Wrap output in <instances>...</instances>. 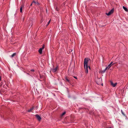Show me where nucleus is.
<instances>
[{"instance_id":"1","label":"nucleus","mask_w":128,"mask_h":128,"mask_svg":"<svg viewBox=\"0 0 128 128\" xmlns=\"http://www.w3.org/2000/svg\"><path fill=\"white\" fill-rule=\"evenodd\" d=\"M90 61V59L88 58H85L84 60V68H85V66H88V62Z\"/></svg>"},{"instance_id":"2","label":"nucleus","mask_w":128,"mask_h":128,"mask_svg":"<svg viewBox=\"0 0 128 128\" xmlns=\"http://www.w3.org/2000/svg\"><path fill=\"white\" fill-rule=\"evenodd\" d=\"M102 82V78H99L96 81V83L98 85H100Z\"/></svg>"},{"instance_id":"3","label":"nucleus","mask_w":128,"mask_h":128,"mask_svg":"<svg viewBox=\"0 0 128 128\" xmlns=\"http://www.w3.org/2000/svg\"><path fill=\"white\" fill-rule=\"evenodd\" d=\"M114 12V9L113 8L109 12L107 13H106V14L108 16H109L112 14Z\"/></svg>"},{"instance_id":"4","label":"nucleus","mask_w":128,"mask_h":128,"mask_svg":"<svg viewBox=\"0 0 128 128\" xmlns=\"http://www.w3.org/2000/svg\"><path fill=\"white\" fill-rule=\"evenodd\" d=\"M58 68V66L55 68H52L50 70V72L51 71L53 72L54 73L56 72Z\"/></svg>"},{"instance_id":"5","label":"nucleus","mask_w":128,"mask_h":128,"mask_svg":"<svg viewBox=\"0 0 128 128\" xmlns=\"http://www.w3.org/2000/svg\"><path fill=\"white\" fill-rule=\"evenodd\" d=\"M88 68H89L90 69V67L89 66H85V72L86 73H88Z\"/></svg>"},{"instance_id":"6","label":"nucleus","mask_w":128,"mask_h":128,"mask_svg":"<svg viewBox=\"0 0 128 128\" xmlns=\"http://www.w3.org/2000/svg\"><path fill=\"white\" fill-rule=\"evenodd\" d=\"M37 119L39 121H40L41 118L38 114H37L35 115Z\"/></svg>"},{"instance_id":"7","label":"nucleus","mask_w":128,"mask_h":128,"mask_svg":"<svg viewBox=\"0 0 128 128\" xmlns=\"http://www.w3.org/2000/svg\"><path fill=\"white\" fill-rule=\"evenodd\" d=\"M113 62H112L108 66H107L106 68H107L108 70L110 68V67L112 65V64L113 63Z\"/></svg>"},{"instance_id":"8","label":"nucleus","mask_w":128,"mask_h":128,"mask_svg":"<svg viewBox=\"0 0 128 128\" xmlns=\"http://www.w3.org/2000/svg\"><path fill=\"white\" fill-rule=\"evenodd\" d=\"M110 83L111 84V85L113 87H115L116 85L117 84V83H115L114 84L113 82H112V81H110Z\"/></svg>"},{"instance_id":"9","label":"nucleus","mask_w":128,"mask_h":128,"mask_svg":"<svg viewBox=\"0 0 128 128\" xmlns=\"http://www.w3.org/2000/svg\"><path fill=\"white\" fill-rule=\"evenodd\" d=\"M32 3H34L35 5H39V3L38 2V1L35 2L34 0L32 2Z\"/></svg>"},{"instance_id":"10","label":"nucleus","mask_w":128,"mask_h":128,"mask_svg":"<svg viewBox=\"0 0 128 128\" xmlns=\"http://www.w3.org/2000/svg\"><path fill=\"white\" fill-rule=\"evenodd\" d=\"M42 50L40 48L38 50V52L40 54H42Z\"/></svg>"},{"instance_id":"11","label":"nucleus","mask_w":128,"mask_h":128,"mask_svg":"<svg viewBox=\"0 0 128 128\" xmlns=\"http://www.w3.org/2000/svg\"><path fill=\"white\" fill-rule=\"evenodd\" d=\"M124 9L126 12H128V10L127 8H126L124 6H123L122 7Z\"/></svg>"},{"instance_id":"12","label":"nucleus","mask_w":128,"mask_h":128,"mask_svg":"<svg viewBox=\"0 0 128 128\" xmlns=\"http://www.w3.org/2000/svg\"><path fill=\"white\" fill-rule=\"evenodd\" d=\"M34 107H32L30 108V109L28 110V112H30L32 111L34 109Z\"/></svg>"},{"instance_id":"13","label":"nucleus","mask_w":128,"mask_h":128,"mask_svg":"<svg viewBox=\"0 0 128 128\" xmlns=\"http://www.w3.org/2000/svg\"><path fill=\"white\" fill-rule=\"evenodd\" d=\"M65 79L69 83H70V80L67 77V76H66L65 78Z\"/></svg>"},{"instance_id":"14","label":"nucleus","mask_w":128,"mask_h":128,"mask_svg":"<svg viewBox=\"0 0 128 128\" xmlns=\"http://www.w3.org/2000/svg\"><path fill=\"white\" fill-rule=\"evenodd\" d=\"M16 54V53H13L10 56V57L11 58H13L14 56H15Z\"/></svg>"},{"instance_id":"15","label":"nucleus","mask_w":128,"mask_h":128,"mask_svg":"<svg viewBox=\"0 0 128 128\" xmlns=\"http://www.w3.org/2000/svg\"><path fill=\"white\" fill-rule=\"evenodd\" d=\"M22 6L20 8V12H22Z\"/></svg>"},{"instance_id":"16","label":"nucleus","mask_w":128,"mask_h":128,"mask_svg":"<svg viewBox=\"0 0 128 128\" xmlns=\"http://www.w3.org/2000/svg\"><path fill=\"white\" fill-rule=\"evenodd\" d=\"M66 114V112H64L61 115V116H64V115Z\"/></svg>"},{"instance_id":"17","label":"nucleus","mask_w":128,"mask_h":128,"mask_svg":"<svg viewBox=\"0 0 128 128\" xmlns=\"http://www.w3.org/2000/svg\"><path fill=\"white\" fill-rule=\"evenodd\" d=\"M107 69H108L107 68H105V69L104 70H103L102 71V72H103L104 73V72H105L106 70Z\"/></svg>"},{"instance_id":"18","label":"nucleus","mask_w":128,"mask_h":128,"mask_svg":"<svg viewBox=\"0 0 128 128\" xmlns=\"http://www.w3.org/2000/svg\"><path fill=\"white\" fill-rule=\"evenodd\" d=\"M50 20L48 22V24L46 25V26H48L49 24L50 23Z\"/></svg>"},{"instance_id":"19","label":"nucleus","mask_w":128,"mask_h":128,"mask_svg":"<svg viewBox=\"0 0 128 128\" xmlns=\"http://www.w3.org/2000/svg\"><path fill=\"white\" fill-rule=\"evenodd\" d=\"M44 44L43 45L42 47V48H42V50H43V49H44Z\"/></svg>"},{"instance_id":"20","label":"nucleus","mask_w":128,"mask_h":128,"mask_svg":"<svg viewBox=\"0 0 128 128\" xmlns=\"http://www.w3.org/2000/svg\"><path fill=\"white\" fill-rule=\"evenodd\" d=\"M40 78L42 79V76L40 74Z\"/></svg>"},{"instance_id":"21","label":"nucleus","mask_w":128,"mask_h":128,"mask_svg":"<svg viewBox=\"0 0 128 128\" xmlns=\"http://www.w3.org/2000/svg\"><path fill=\"white\" fill-rule=\"evenodd\" d=\"M121 112L122 114L124 116H125V115L124 114V113L122 112V110H121Z\"/></svg>"},{"instance_id":"22","label":"nucleus","mask_w":128,"mask_h":128,"mask_svg":"<svg viewBox=\"0 0 128 128\" xmlns=\"http://www.w3.org/2000/svg\"><path fill=\"white\" fill-rule=\"evenodd\" d=\"M30 71L32 72H34V69H32L30 70Z\"/></svg>"},{"instance_id":"23","label":"nucleus","mask_w":128,"mask_h":128,"mask_svg":"<svg viewBox=\"0 0 128 128\" xmlns=\"http://www.w3.org/2000/svg\"><path fill=\"white\" fill-rule=\"evenodd\" d=\"M43 20L42 19L40 20V23H42L43 22Z\"/></svg>"},{"instance_id":"24","label":"nucleus","mask_w":128,"mask_h":128,"mask_svg":"<svg viewBox=\"0 0 128 128\" xmlns=\"http://www.w3.org/2000/svg\"><path fill=\"white\" fill-rule=\"evenodd\" d=\"M74 78H75V79H77V77H76V76H74Z\"/></svg>"},{"instance_id":"25","label":"nucleus","mask_w":128,"mask_h":128,"mask_svg":"<svg viewBox=\"0 0 128 128\" xmlns=\"http://www.w3.org/2000/svg\"><path fill=\"white\" fill-rule=\"evenodd\" d=\"M32 4H33V3H32H32L31 4L30 6H31L32 5Z\"/></svg>"},{"instance_id":"26","label":"nucleus","mask_w":128,"mask_h":128,"mask_svg":"<svg viewBox=\"0 0 128 128\" xmlns=\"http://www.w3.org/2000/svg\"><path fill=\"white\" fill-rule=\"evenodd\" d=\"M116 63H115H115H113H113H112V65H114V64H115Z\"/></svg>"},{"instance_id":"27","label":"nucleus","mask_w":128,"mask_h":128,"mask_svg":"<svg viewBox=\"0 0 128 128\" xmlns=\"http://www.w3.org/2000/svg\"><path fill=\"white\" fill-rule=\"evenodd\" d=\"M56 10H57V11H58V9H57V8H56Z\"/></svg>"},{"instance_id":"28","label":"nucleus","mask_w":128,"mask_h":128,"mask_svg":"<svg viewBox=\"0 0 128 128\" xmlns=\"http://www.w3.org/2000/svg\"><path fill=\"white\" fill-rule=\"evenodd\" d=\"M1 80V77H0V80Z\"/></svg>"},{"instance_id":"29","label":"nucleus","mask_w":128,"mask_h":128,"mask_svg":"<svg viewBox=\"0 0 128 128\" xmlns=\"http://www.w3.org/2000/svg\"><path fill=\"white\" fill-rule=\"evenodd\" d=\"M101 85H102V86H103V84H102Z\"/></svg>"},{"instance_id":"30","label":"nucleus","mask_w":128,"mask_h":128,"mask_svg":"<svg viewBox=\"0 0 128 128\" xmlns=\"http://www.w3.org/2000/svg\"><path fill=\"white\" fill-rule=\"evenodd\" d=\"M32 24L31 25V26H32Z\"/></svg>"},{"instance_id":"31","label":"nucleus","mask_w":128,"mask_h":128,"mask_svg":"<svg viewBox=\"0 0 128 128\" xmlns=\"http://www.w3.org/2000/svg\"><path fill=\"white\" fill-rule=\"evenodd\" d=\"M108 128H112L111 127H109Z\"/></svg>"},{"instance_id":"32","label":"nucleus","mask_w":128,"mask_h":128,"mask_svg":"<svg viewBox=\"0 0 128 128\" xmlns=\"http://www.w3.org/2000/svg\"><path fill=\"white\" fill-rule=\"evenodd\" d=\"M3 86L4 87V86Z\"/></svg>"}]
</instances>
